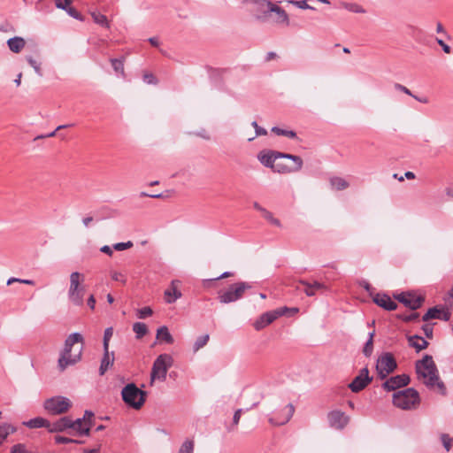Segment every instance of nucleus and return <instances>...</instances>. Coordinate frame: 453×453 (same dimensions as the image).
<instances>
[{
  "instance_id": "1",
  "label": "nucleus",
  "mask_w": 453,
  "mask_h": 453,
  "mask_svg": "<svg viewBox=\"0 0 453 453\" xmlns=\"http://www.w3.org/2000/svg\"><path fill=\"white\" fill-rule=\"evenodd\" d=\"M257 158L265 166L279 173L298 172L303 164L299 156L274 150H263L258 153Z\"/></svg>"
},
{
  "instance_id": "2",
  "label": "nucleus",
  "mask_w": 453,
  "mask_h": 453,
  "mask_svg": "<svg viewBox=\"0 0 453 453\" xmlns=\"http://www.w3.org/2000/svg\"><path fill=\"white\" fill-rule=\"evenodd\" d=\"M83 342V336L80 333H73L65 339L64 349L58 361V366L61 372L81 359Z\"/></svg>"
},
{
  "instance_id": "3",
  "label": "nucleus",
  "mask_w": 453,
  "mask_h": 453,
  "mask_svg": "<svg viewBox=\"0 0 453 453\" xmlns=\"http://www.w3.org/2000/svg\"><path fill=\"white\" fill-rule=\"evenodd\" d=\"M415 370L418 379L422 380L427 388H433L436 386L442 395L446 394L445 385L440 380L438 369L432 356L425 355L422 359L418 360Z\"/></svg>"
},
{
  "instance_id": "4",
  "label": "nucleus",
  "mask_w": 453,
  "mask_h": 453,
  "mask_svg": "<svg viewBox=\"0 0 453 453\" xmlns=\"http://www.w3.org/2000/svg\"><path fill=\"white\" fill-rule=\"evenodd\" d=\"M252 288L251 283L246 281H237L230 284L226 288L218 292L219 303L227 304L242 299L244 293Z\"/></svg>"
},
{
  "instance_id": "5",
  "label": "nucleus",
  "mask_w": 453,
  "mask_h": 453,
  "mask_svg": "<svg viewBox=\"0 0 453 453\" xmlns=\"http://www.w3.org/2000/svg\"><path fill=\"white\" fill-rule=\"evenodd\" d=\"M420 403L418 392L413 388L399 390L393 394V404L402 410H411Z\"/></svg>"
},
{
  "instance_id": "6",
  "label": "nucleus",
  "mask_w": 453,
  "mask_h": 453,
  "mask_svg": "<svg viewBox=\"0 0 453 453\" xmlns=\"http://www.w3.org/2000/svg\"><path fill=\"white\" fill-rule=\"evenodd\" d=\"M123 402L134 410H139L146 401V392L141 390L134 383H128L121 390Z\"/></svg>"
},
{
  "instance_id": "7",
  "label": "nucleus",
  "mask_w": 453,
  "mask_h": 453,
  "mask_svg": "<svg viewBox=\"0 0 453 453\" xmlns=\"http://www.w3.org/2000/svg\"><path fill=\"white\" fill-rule=\"evenodd\" d=\"M173 357L169 354L159 355L153 363L150 378L153 381L157 379L161 381L165 380L168 369L173 365Z\"/></svg>"
},
{
  "instance_id": "8",
  "label": "nucleus",
  "mask_w": 453,
  "mask_h": 453,
  "mask_svg": "<svg viewBox=\"0 0 453 453\" xmlns=\"http://www.w3.org/2000/svg\"><path fill=\"white\" fill-rule=\"evenodd\" d=\"M81 277V274L78 272H73L70 275V288L68 290V298L70 302L76 306H81L83 304L85 289L83 287H80Z\"/></svg>"
},
{
  "instance_id": "9",
  "label": "nucleus",
  "mask_w": 453,
  "mask_h": 453,
  "mask_svg": "<svg viewBox=\"0 0 453 453\" xmlns=\"http://www.w3.org/2000/svg\"><path fill=\"white\" fill-rule=\"evenodd\" d=\"M71 406V401L61 395L50 397L43 404L44 409L51 415L65 413Z\"/></svg>"
},
{
  "instance_id": "10",
  "label": "nucleus",
  "mask_w": 453,
  "mask_h": 453,
  "mask_svg": "<svg viewBox=\"0 0 453 453\" xmlns=\"http://www.w3.org/2000/svg\"><path fill=\"white\" fill-rule=\"evenodd\" d=\"M394 297L412 311H416L420 308L425 302L424 296H416L411 292H402L400 294L394 295Z\"/></svg>"
},
{
  "instance_id": "11",
  "label": "nucleus",
  "mask_w": 453,
  "mask_h": 453,
  "mask_svg": "<svg viewBox=\"0 0 453 453\" xmlns=\"http://www.w3.org/2000/svg\"><path fill=\"white\" fill-rule=\"evenodd\" d=\"M295 412V407L292 403L287 404L282 410L274 411L273 416L268 418V421L273 426H283L287 424Z\"/></svg>"
},
{
  "instance_id": "12",
  "label": "nucleus",
  "mask_w": 453,
  "mask_h": 453,
  "mask_svg": "<svg viewBox=\"0 0 453 453\" xmlns=\"http://www.w3.org/2000/svg\"><path fill=\"white\" fill-rule=\"evenodd\" d=\"M372 380V378L369 376L368 369L365 367L360 370L359 374L349 384V388L353 393H358L365 388Z\"/></svg>"
},
{
  "instance_id": "13",
  "label": "nucleus",
  "mask_w": 453,
  "mask_h": 453,
  "mask_svg": "<svg viewBox=\"0 0 453 453\" xmlns=\"http://www.w3.org/2000/svg\"><path fill=\"white\" fill-rule=\"evenodd\" d=\"M327 419L329 426L337 430L343 429L349 421V416L338 410L328 412Z\"/></svg>"
},
{
  "instance_id": "14",
  "label": "nucleus",
  "mask_w": 453,
  "mask_h": 453,
  "mask_svg": "<svg viewBox=\"0 0 453 453\" xmlns=\"http://www.w3.org/2000/svg\"><path fill=\"white\" fill-rule=\"evenodd\" d=\"M410 376L407 374L395 375L388 379L382 384V388L386 391H395L400 388L407 386L410 383Z\"/></svg>"
},
{
  "instance_id": "15",
  "label": "nucleus",
  "mask_w": 453,
  "mask_h": 453,
  "mask_svg": "<svg viewBox=\"0 0 453 453\" xmlns=\"http://www.w3.org/2000/svg\"><path fill=\"white\" fill-rule=\"evenodd\" d=\"M380 367L384 369L386 373H391L396 369L397 364L391 353H384L379 357L376 369H380Z\"/></svg>"
},
{
  "instance_id": "16",
  "label": "nucleus",
  "mask_w": 453,
  "mask_h": 453,
  "mask_svg": "<svg viewBox=\"0 0 453 453\" xmlns=\"http://www.w3.org/2000/svg\"><path fill=\"white\" fill-rule=\"evenodd\" d=\"M372 301L378 306L386 311H395L397 308V303L394 302L390 296L386 293H377L372 296Z\"/></svg>"
},
{
  "instance_id": "17",
  "label": "nucleus",
  "mask_w": 453,
  "mask_h": 453,
  "mask_svg": "<svg viewBox=\"0 0 453 453\" xmlns=\"http://www.w3.org/2000/svg\"><path fill=\"white\" fill-rule=\"evenodd\" d=\"M178 280H173L168 288L165 290V301L166 303H173L181 297V292L178 289Z\"/></svg>"
},
{
  "instance_id": "18",
  "label": "nucleus",
  "mask_w": 453,
  "mask_h": 453,
  "mask_svg": "<svg viewBox=\"0 0 453 453\" xmlns=\"http://www.w3.org/2000/svg\"><path fill=\"white\" fill-rule=\"evenodd\" d=\"M299 283L304 287L303 291L308 296H313L318 291L326 289V286L317 280L309 282L307 280H301Z\"/></svg>"
},
{
  "instance_id": "19",
  "label": "nucleus",
  "mask_w": 453,
  "mask_h": 453,
  "mask_svg": "<svg viewBox=\"0 0 453 453\" xmlns=\"http://www.w3.org/2000/svg\"><path fill=\"white\" fill-rule=\"evenodd\" d=\"M275 319H277L273 311L265 312L255 321L253 325L254 328L257 331H260L273 323Z\"/></svg>"
},
{
  "instance_id": "20",
  "label": "nucleus",
  "mask_w": 453,
  "mask_h": 453,
  "mask_svg": "<svg viewBox=\"0 0 453 453\" xmlns=\"http://www.w3.org/2000/svg\"><path fill=\"white\" fill-rule=\"evenodd\" d=\"M114 363V352H110L109 349H104V355L101 359V364L99 367V374L104 375L109 368L113 365Z\"/></svg>"
},
{
  "instance_id": "21",
  "label": "nucleus",
  "mask_w": 453,
  "mask_h": 453,
  "mask_svg": "<svg viewBox=\"0 0 453 453\" xmlns=\"http://www.w3.org/2000/svg\"><path fill=\"white\" fill-rule=\"evenodd\" d=\"M72 426V424L70 423V418L63 417L54 423H50L49 421L48 431L50 433L63 432V431L66 430L67 428H69V426Z\"/></svg>"
},
{
  "instance_id": "22",
  "label": "nucleus",
  "mask_w": 453,
  "mask_h": 453,
  "mask_svg": "<svg viewBox=\"0 0 453 453\" xmlns=\"http://www.w3.org/2000/svg\"><path fill=\"white\" fill-rule=\"evenodd\" d=\"M268 4L272 6L269 11L276 14L275 22L277 24H285L286 26H288L289 18L286 11L273 3H269Z\"/></svg>"
},
{
  "instance_id": "23",
  "label": "nucleus",
  "mask_w": 453,
  "mask_h": 453,
  "mask_svg": "<svg viewBox=\"0 0 453 453\" xmlns=\"http://www.w3.org/2000/svg\"><path fill=\"white\" fill-rule=\"evenodd\" d=\"M245 1L255 4L257 6V11L263 14L262 16H258L257 19H265L271 13V11H269V9L272 6L268 4L273 3V2L270 0H245Z\"/></svg>"
},
{
  "instance_id": "24",
  "label": "nucleus",
  "mask_w": 453,
  "mask_h": 453,
  "mask_svg": "<svg viewBox=\"0 0 453 453\" xmlns=\"http://www.w3.org/2000/svg\"><path fill=\"white\" fill-rule=\"evenodd\" d=\"M409 345L416 349L417 352H419L428 346V342L426 341L423 337L415 334L408 337Z\"/></svg>"
},
{
  "instance_id": "25",
  "label": "nucleus",
  "mask_w": 453,
  "mask_h": 453,
  "mask_svg": "<svg viewBox=\"0 0 453 453\" xmlns=\"http://www.w3.org/2000/svg\"><path fill=\"white\" fill-rule=\"evenodd\" d=\"M7 45L11 51L19 53L25 47L26 42L22 37L14 36L7 41Z\"/></svg>"
},
{
  "instance_id": "26",
  "label": "nucleus",
  "mask_w": 453,
  "mask_h": 453,
  "mask_svg": "<svg viewBox=\"0 0 453 453\" xmlns=\"http://www.w3.org/2000/svg\"><path fill=\"white\" fill-rule=\"evenodd\" d=\"M70 423L72 426L69 428L75 430L80 435H89L90 427L89 426H83L85 424L83 418H77L73 421L70 418Z\"/></svg>"
},
{
  "instance_id": "27",
  "label": "nucleus",
  "mask_w": 453,
  "mask_h": 453,
  "mask_svg": "<svg viewBox=\"0 0 453 453\" xmlns=\"http://www.w3.org/2000/svg\"><path fill=\"white\" fill-rule=\"evenodd\" d=\"M157 339L167 344H173L174 342V339L173 335L170 334L169 329L166 326H162L159 328H157Z\"/></svg>"
},
{
  "instance_id": "28",
  "label": "nucleus",
  "mask_w": 453,
  "mask_h": 453,
  "mask_svg": "<svg viewBox=\"0 0 453 453\" xmlns=\"http://www.w3.org/2000/svg\"><path fill=\"white\" fill-rule=\"evenodd\" d=\"M17 431V428L8 423H2L0 424V446L3 445L4 441L7 439V437L14 434Z\"/></svg>"
},
{
  "instance_id": "29",
  "label": "nucleus",
  "mask_w": 453,
  "mask_h": 453,
  "mask_svg": "<svg viewBox=\"0 0 453 453\" xmlns=\"http://www.w3.org/2000/svg\"><path fill=\"white\" fill-rule=\"evenodd\" d=\"M23 425L29 428L45 427L48 429L49 420H47L43 418H41V417H36V418L29 419L28 421L23 422Z\"/></svg>"
},
{
  "instance_id": "30",
  "label": "nucleus",
  "mask_w": 453,
  "mask_h": 453,
  "mask_svg": "<svg viewBox=\"0 0 453 453\" xmlns=\"http://www.w3.org/2000/svg\"><path fill=\"white\" fill-rule=\"evenodd\" d=\"M329 182L332 188L335 190H343L349 186V182L341 177H332L330 178Z\"/></svg>"
},
{
  "instance_id": "31",
  "label": "nucleus",
  "mask_w": 453,
  "mask_h": 453,
  "mask_svg": "<svg viewBox=\"0 0 453 453\" xmlns=\"http://www.w3.org/2000/svg\"><path fill=\"white\" fill-rule=\"evenodd\" d=\"M91 17H92L94 22L96 23L97 25H99L103 27H106V28L110 27L109 20L105 15H104L98 12H92Z\"/></svg>"
},
{
  "instance_id": "32",
  "label": "nucleus",
  "mask_w": 453,
  "mask_h": 453,
  "mask_svg": "<svg viewBox=\"0 0 453 453\" xmlns=\"http://www.w3.org/2000/svg\"><path fill=\"white\" fill-rule=\"evenodd\" d=\"M133 331L135 333V337L141 339L147 334L148 327L144 323L135 322L133 325Z\"/></svg>"
},
{
  "instance_id": "33",
  "label": "nucleus",
  "mask_w": 453,
  "mask_h": 453,
  "mask_svg": "<svg viewBox=\"0 0 453 453\" xmlns=\"http://www.w3.org/2000/svg\"><path fill=\"white\" fill-rule=\"evenodd\" d=\"M441 313V309H439L437 306L430 308L426 313L422 317L423 321H428L430 319H434L440 318V314Z\"/></svg>"
},
{
  "instance_id": "34",
  "label": "nucleus",
  "mask_w": 453,
  "mask_h": 453,
  "mask_svg": "<svg viewBox=\"0 0 453 453\" xmlns=\"http://www.w3.org/2000/svg\"><path fill=\"white\" fill-rule=\"evenodd\" d=\"M373 335H374V332H371L369 333V338L367 340V342H365V346H364V349H363V353L365 357H370L372 353V350H373Z\"/></svg>"
},
{
  "instance_id": "35",
  "label": "nucleus",
  "mask_w": 453,
  "mask_h": 453,
  "mask_svg": "<svg viewBox=\"0 0 453 453\" xmlns=\"http://www.w3.org/2000/svg\"><path fill=\"white\" fill-rule=\"evenodd\" d=\"M195 443L193 440L187 439L180 446L178 453H194Z\"/></svg>"
},
{
  "instance_id": "36",
  "label": "nucleus",
  "mask_w": 453,
  "mask_h": 453,
  "mask_svg": "<svg viewBox=\"0 0 453 453\" xmlns=\"http://www.w3.org/2000/svg\"><path fill=\"white\" fill-rule=\"evenodd\" d=\"M342 6L354 13H365V10L359 4L355 3H342Z\"/></svg>"
},
{
  "instance_id": "37",
  "label": "nucleus",
  "mask_w": 453,
  "mask_h": 453,
  "mask_svg": "<svg viewBox=\"0 0 453 453\" xmlns=\"http://www.w3.org/2000/svg\"><path fill=\"white\" fill-rule=\"evenodd\" d=\"M209 338V334H203L199 336L194 343L193 350L196 352L199 350L201 348L204 347L207 344Z\"/></svg>"
},
{
  "instance_id": "38",
  "label": "nucleus",
  "mask_w": 453,
  "mask_h": 453,
  "mask_svg": "<svg viewBox=\"0 0 453 453\" xmlns=\"http://www.w3.org/2000/svg\"><path fill=\"white\" fill-rule=\"evenodd\" d=\"M272 132H273L277 135H283V136H287L288 138H296V132H294L292 130L282 129V128L278 127H273L272 128Z\"/></svg>"
},
{
  "instance_id": "39",
  "label": "nucleus",
  "mask_w": 453,
  "mask_h": 453,
  "mask_svg": "<svg viewBox=\"0 0 453 453\" xmlns=\"http://www.w3.org/2000/svg\"><path fill=\"white\" fill-rule=\"evenodd\" d=\"M74 125L73 124H66V125H60L58 127H57V128L52 131L51 133H49V134H40V135H37L35 140H40V139H44V138H49V137H53L56 135V133L59 130H62V129H65V128H67V127H73Z\"/></svg>"
},
{
  "instance_id": "40",
  "label": "nucleus",
  "mask_w": 453,
  "mask_h": 453,
  "mask_svg": "<svg viewBox=\"0 0 453 453\" xmlns=\"http://www.w3.org/2000/svg\"><path fill=\"white\" fill-rule=\"evenodd\" d=\"M261 213H262L263 217L266 220H268L271 224H273L276 226H279V227L281 226L280 221L278 219L274 218L273 213L270 212L269 211H267L266 209H265Z\"/></svg>"
},
{
  "instance_id": "41",
  "label": "nucleus",
  "mask_w": 453,
  "mask_h": 453,
  "mask_svg": "<svg viewBox=\"0 0 453 453\" xmlns=\"http://www.w3.org/2000/svg\"><path fill=\"white\" fill-rule=\"evenodd\" d=\"M396 318L404 321V322H412L417 321L419 318V314L418 312H412L411 314H397Z\"/></svg>"
},
{
  "instance_id": "42",
  "label": "nucleus",
  "mask_w": 453,
  "mask_h": 453,
  "mask_svg": "<svg viewBox=\"0 0 453 453\" xmlns=\"http://www.w3.org/2000/svg\"><path fill=\"white\" fill-rule=\"evenodd\" d=\"M113 335V328L107 327L104 333L103 347L104 349H109V342Z\"/></svg>"
},
{
  "instance_id": "43",
  "label": "nucleus",
  "mask_w": 453,
  "mask_h": 453,
  "mask_svg": "<svg viewBox=\"0 0 453 453\" xmlns=\"http://www.w3.org/2000/svg\"><path fill=\"white\" fill-rule=\"evenodd\" d=\"M27 61L34 68L35 72L38 75H40V76L42 75V69H41V64L39 62H37L35 59H34L33 57H31V56L27 57Z\"/></svg>"
},
{
  "instance_id": "44",
  "label": "nucleus",
  "mask_w": 453,
  "mask_h": 453,
  "mask_svg": "<svg viewBox=\"0 0 453 453\" xmlns=\"http://www.w3.org/2000/svg\"><path fill=\"white\" fill-rule=\"evenodd\" d=\"M153 313V311L150 307L145 306L141 309L137 310V317L141 319H144L147 317L151 316Z\"/></svg>"
},
{
  "instance_id": "45",
  "label": "nucleus",
  "mask_w": 453,
  "mask_h": 453,
  "mask_svg": "<svg viewBox=\"0 0 453 453\" xmlns=\"http://www.w3.org/2000/svg\"><path fill=\"white\" fill-rule=\"evenodd\" d=\"M111 65L116 73H123L124 72V64L121 59L111 58Z\"/></svg>"
},
{
  "instance_id": "46",
  "label": "nucleus",
  "mask_w": 453,
  "mask_h": 453,
  "mask_svg": "<svg viewBox=\"0 0 453 453\" xmlns=\"http://www.w3.org/2000/svg\"><path fill=\"white\" fill-rule=\"evenodd\" d=\"M441 443L443 444L445 449L447 451H449L451 445H452V441H453L452 438L447 434H442L441 435Z\"/></svg>"
},
{
  "instance_id": "47",
  "label": "nucleus",
  "mask_w": 453,
  "mask_h": 453,
  "mask_svg": "<svg viewBox=\"0 0 453 453\" xmlns=\"http://www.w3.org/2000/svg\"><path fill=\"white\" fill-rule=\"evenodd\" d=\"M65 12L72 18H73L77 20H83L82 15L75 8L72 7L71 5H68Z\"/></svg>"
},
{
  "instance_id": "48",
  "label": "nucleus",
  "mask_w": 453,
  "mask_h": 453,
  "mask_svg": "<svg viewBox=\"0 0 453 453\" xmlns=\"http://www.w3.org/2000/svg\"><path fill=\"white\" fill-rule=\"evenodd\" d=\"M289 3L294 4L296 7L300 8V9H303V10H306V9L315 10L314 7H312V6H311V5H309L307 4V0H300V1L292 0Z\"/></svg>"
},
{
  "instance_id": "49",
  "label": "nucleus",
  "mask_w": 453,
  "mask_h": 453,
  "mask_svg": "<svg viewBox=\"0 0 453 453\" xmlns=\"http://www.w3.org/2000/svg\"><path fill=\"white\" fill-rule=\"evenodd\" d=\"M11 453H32L28 451L26 448V445L23 443H18L12 446L11 449Z\"/></svg>"
},
{
  "instance_id": "50",
  "label": "nucleus",
  "mask_w": 453,
  "mask_h": 453,
  "mask_svg": "<svg viewBox=\"0 0 453 453\" xmlns=\"http://www.w3.org/2000/svg\"><path fill=\"white\" fill-rule=\"evenodd\" d=\"M133 247V242L128 241L127 242H118L114 244L113 249L119 251L125 250Z\"/></svg>"
},
{
  "instance_id": "51",
  "label": "nucleus",
  "mask_w": 453,
  "mask_h": 453,
  "mask_svg": "<svg viewBox=\"0 0 453 453\" xmlns=\"http://www.w3.org/2000/svg\"><path fill=\"white\" fill-rule=\"evenodd\" d=\"M290 309L287 306L278 308L276 310H273V313L276 316V319L279 317L284 316V315H289Z\"/></svg>"
},
{
  "instance_id": "52",
  "label": "nucleus",
  "mask_w": 453,
  "mask_h": 453,
  "mask_svg": "<svg viewBox=\"0 0 453 453\" xmlns=\"http://www.w3.org/2000/svg\"><path fill=\"white\" fill-rule=\"evenodd\" d=\"M71 4L72 0H55L56 7L64 11H65Z\"/></svg>"
},
{
  "instance_id": "53",
  "label": "nucleus",
  "mask_w": 453,
  "mask_h": 453,
  "mask_svg": "<svg viewBox=\"0 0 453 453\" xmlns=\"http://www.w3.org/2000/svg\"><path fill=\"white\" fill-rule=\"evenodd\" d=\"M251 126L255 128L256 136H260V135L267 134L266 129H265L264 127H259L257 121H253L251 123Z\"/></svg>"
},
{
  "instance_id": "54",
  "label": "nucleus",
  "mask_w": 453,
  "mask_h": 453,
  "mask_svg": "<svg viewBox=\"0 0 453 453\" xmlns=\"http://www.w3.org/2000/svg\"><path fill=\"white\" fill-rule=\"evenodd\" d=\"M54 439H55V442L57 444H67V443H72L73 441H74V439H71V438L61 436V435H57V436H55Z\"/></svg>"
},
{
  "instance_id": "55",
  "label": "nucleus",
  "mask_w": 453,
  "mask_h": 453,
  "mask_svg": "<svg viewBox=\"0 0 453 453\" xmlns=\"http://www.w3.org/2000/svg\"><path fill=\"white\" fill-rule=\"evenodd\" d=\"M93 417H94V413L92 411H85L84 416L82 418L84 420L85 426H89V427L91 426V419Z\"/></svg>"
},
{
  "instance_id": "56",
  "label": "nucleus",
  "mask_w": 453,
  "mask_h": 453,
  "mask_svg": "<svg viewBox=\"0 0 453 453\" xmlns=\"http://www.w3.org/2000/svg\"><path fill=\"white\" fill-rule=\"evenodd\" d=\"M143 81L148 84H157V80L152 73H145L143 75Z\"/></svg>"
},
{
  "instance_id": "57",
  "label": "nucleus",
  "mask_w": 453,
  "mask_h": 453,
  "mask_svg": "<svg viewBox=\"0 0 453 453\" xmlns=\"http://www.w3.org/2000/svg\"><path fill=\"white\" fill-rule=\"evenodd\" d=\"M395 88L398 91L403 92L404 94H406L408 96H414V95L411 93V91L408 88H406L405 86H403L400 83H395Z\"/></svg>"
},
{
  "instance_id": "58",
  "label": "nucleus",
  "mask_w": 453,
  "mask_h": 453,
  "mask_svg": "<svg viewBox=\"0 0 453 453\" xmlns=\"http://www.w3.org/2000/svg\"><path fill=\"white\" fill-rule=\"evenodd\" d=\"M233 273H230V272H225L223 273L222 274H220L219 276L216 277L215 279H211V280H207L204 281V286H206L208 283L211 282V281H214V280H221V279H225V278H227V277H230L232 276Z\"/></svg>"
},
{
  "instance_id": "59",
  "label": "nucleus",
  "mask_w": 453,
  "mask_h": 453,
  "mask_svg": "<svg viewBox=\"0 0 453 453\" xmlns=\"http://www.w3.org/2000/svg\"><path fill=\"white\" fill-rule=\"evenodd\" d=\"M436 42L441 47L442 50L445 52V53H450L451 51V48L446 44L443 40L440 39V38H436L435 39Z\"/></svg>"
},
{
  "instance_id": "60",
  "label": "nucleus",
  "mask_w": 453,
  "mask_h": 453,
  "mask_svg": "<svg viewBox=\"0 0 453 453\" xmlns=\"http://www.w3.org/2000/svg\"><path fill=\"white\" fill-rule=\"evenodd\" d=\"M140 197H151V198H164L165 196L163 194H149L147 192H141L140 193Z\"/></svg>"
},
{
  "instance_id": "61",
  "label": "nucleus",
  "mask_w": 453,
  "mask_h": 453,
  "mask_svg": "<svg viewBox=\"0 0 453 453\" xmlns=\"http://www.w3.org/2000/svg\"><path fill=\"white\" fill-rule=\"evenodd\" d=\"M422 330L424 331L426 336L427 338H432L433 337V328L431 326L429 325H424L422 326Z\"/></svg>"
},
{
  "instance_id": "62",
  "label": "nucleus",
  "mask_w": 453,
  "mask_h": 453,
  "mask_svg": "<svg viewBox=\"0 0 453 453\" xmlns=\"http://www.w3.org/2000/svg\"><path fill=\"white\" fill-rule=\"evenodd\" d=\"M242 412V409H238L235 411L234 417H233V424L234 426H236L239 423Z\"/></svg>"
},
{
  "instance_id": "63",
  "label": "nucleus",
  "mask_w": 453,
  "mask_h": 453,
  "mask_svg": "<svg viewBox=\"0 0 453 453\" xmlns=\"http://www.w3.org/2000/svg\"><path fill=\"white\" fill-rule=\"evenodd\" d=\"M449 319H450L449 311L441 309V313L440 314V318H438V319L448 321Z\"/></svg>"
},
{
  "instance_id": "64",
  "label": "nucleus",
  "mask_w": 453,
  "mask_h": 453,
  "mask_svg": "<svg viewBox=\"0 0 453 453\" xmlns=\"http://www.w3.org/2000/svg\"><path fill=\"white\" fill-rule=\"evenodd\" d=\"M445 302L453 308V288H451L448 294V297L445 298Z\"/></svg>"
}]
</instances>
